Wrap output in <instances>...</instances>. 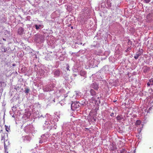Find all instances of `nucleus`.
I'll use <instances>...</instances> for the list:
<instances>
[{
	"label": "nucleus",
	"instance_id": "1",
	"mask_svg": "<svg viewBox=\"0 0 153 153\" xmlns=\"http://www.w3.org/2000/svg\"><path fill=\"white\" fill-rule=\"evenodd\" d=\"M79 107V105L78 102H73L71 105V109L74 110L75 109L78 108Z\"/></svg>",
	"mask_w": 153,
	"mask_h": 153
},
{
	"label": "nucleus",
	"instance_id": "2",
	"mask_svg": "<svg viewBox=\"0 0 153 153\" xmlns=\"http://www.w3.org/2000/svg\"><path fill=\"white\" fill-rule=\"evenodd\" d=\"M80 74L82 76L84 77L85 78L86 77V72L84 70H81L80 71Z\"/></svg>",
	"mask_w": 153,
	"mask_h": 153
},
{
	"label": "nucleus",
	"instance_id": "3",
	"mask_svg": "<svg viewBox=\"0 0 153 153\" xmlns=\"http://www.w3.org/2000/svg\"><path fill=\"white\" fill-rule=\"evenodd\" d=\"M142 51V49H141V50H139V51L140 52L137 53L134 56V58L135 59H137L138 58L139 56H140L141 55L142 53V52H141V51Z\"/></svg>",
	"mask_w": 153,
	"mask_h": 153
},
{
	"label": "nucleus",
	"instance_id": "4",
	"mask_svg": "<svg viewBox=\"0 0 153 153\" xmlns=\"http://www.w3.org/2000/svg\"><path fill=\"white\" fill-rule=\"evenodd\" d=\"M24 30L23 28L22 27H20L18 30V33L19 35H21L24 32Z\"/></svg>",
	"mask_w": 153,
	"mask_h": 153
},
{
	"label": "nucleus",
	"instance_id": "5",
	"mask_svg": "<svg viewBox=\"0 0 153 153\" xmlns=\"http://www.w3.org/2000/svg\"><path fill=\"white\" fill-rule=\"evenodd\" d=\"M92 88H93L95 90H98L99 87L97 84L96 83H93L92 85Z\"/></svg>",
	"mask_w": 153,
	"mask_h": 153
},
{
	"label": "nucleus",
	"instance_id": "6",
	"mask_svg": "<svg viewBox=\"0 0 153 153\" xmlns=\"http://www.w3.org/2000/svg\"><path fill=\"white\" fill-rule=\"evenodd\" d=\"M43 90L44 91H51V90L49 86H47L45 88H43Z\"/></svg>",
	"mask_w": 153,
	"mask_h": 153
},
{
	"label": "nucleus",
	"instance_id": "7",
	"mask_svg": "<svg viewBox=\"0 0 153 153\" xmlns=\"http://www.w3.org/2000/svg\"><path fill=\"white\" fill-rule=\"evenodd\" d=\"M5 137L4 136H3V137H2L1 140L4 141V149H5V150H6L7 149V146H6V144L5 143Z\"/></svg>",
	"mask_w": 153,
	"mask_h": 153
},
{
	"label": "nucleus",
	"instance_id": "8",
	"mask_svg": "<svg viewBox=\"0 0 153 153\" xmlns=\"http://www.w3.org/2000/svg\"><path fill=\"white\" fill-rule=\"evenodd\" d=\"M90 94L92 95H96V92L93 89H90Z\"/></svg>",
	"mask_w": 153,
	"mask_h": 153
},
{
	"label": "nucleus",
	"instance_id": "9",
	"mask_svg": "<svg viewBox=\"0 0 153 153\" xmlns=\"http://www.w3.org/2000/svg\"><path fill=\"white\" fill-rule=\"evenodd\" d=\"M117 149L116 147L114 146L113 145H112V146L111 147L110 149L111 150L114 151V150L115 149Z\"/></svg>",
	"mask_w": 153,
	"mask_h": 153
},
{
	"label": "nucleus",
	"instance_id": "10",
	"mask_svg": "<svg viewBox=\"0 0 153 153\" xmlns=\"http://www.w3.org/2000/svg\"><path fill=\"white\" fill-rule=\"evenodd\" d=\"M135 123L136 125H140L141 123V121L140 120H137Z\"/></svg>",
	"mask_w": 153,
	"mask_h": 153
},
{
	"label": "nucleus",
	"instance_id": "11",
	"mask_svg": "<svg viewBox=\"0 0 153 153\" xmlns=\"http://www.w3.org/2000/svg\"><path fill=\"white\" fill-rule=\"evenodd\" d=\"M126 151L124 149H122L120 150V153H126Z\"/></svg>",
	"mask_w": 153,
	"mask_h": 153
},
{
	"label": "nucleus",
	"instance_id": "12",
	"mask_svg": "<svg viewBox=\"0 0 153 153\" xmlns=\"http://www.w3.org/2000/svg\"><path fill=\"white\" fill-rule=\"evenodd\" d=\"M122 118L121 116H118L117 117V120L120 121Z\"/></svg>",
	"mask_w": 153,
	"mask_h": 153
},
{
	"label": "nucleus",
	"instance_id": "13",
	"mask_svg": "<svg viewBox=\"0 0 153 153\" xmlns=\"http://www.w3.org/2000/svg\"><path fill=\"white\" fill-rule=\"evenodd\" d=\"M59 73L60 72L59 71H56L54 74H56L57 75H59Z\"/></svg>",
	"mask_w": 153,
	"mask_h": 153
},
{
	"label": "nucleus",
	"instance_id": "14",
	"mask_svg": "<svg viewBox=\"0 0 153 153\" xmlns=\"http://www.w3.org/2000/svg\"><path fill=\"white\" fill-rule=\"evenodd\" d=\"M29 91H30V90L28 88H27L25 90V93H29Z\"/></svg>",
	"mask_w": 153,
	"mask_h": 153
},
{
	"label": "nucleus",
	"instance_id": "15",
	"mask_svg": "<svg viewBox=\"0 0 153 153\" xmlns=\"http://www.w3.org/2000/svg\"><path fill=\"white\" fill-rule=\"evenodd\" d=\"M3 50L2 51H4V52H5L6 51H7V48H3Z\"/></svg>",
	"mask_w": 153,
	"mask_h": 153
},
{
	"label": "nucleus",
	"instance_id": "16",
	"mask_svg": "<svg viewBox=\"0 0 153 153\" xmlns=\"http://www.w3.org/2000/svg\"><path fill=\"white\" fill-rule=\"evenodd\" d=\"M144 1L145 2L148 3L150 2L151 0H144Z\"/></svg>",
	"mask_w": 153,
	"mask_h": 153
},
{
	"label": "nucleus",
	"instance_id": "17",
	"mask_svg": "<svg viewBox=\"0 0 153 153\" xmlns=\"http://www.w3.org/2000/svg\"><path fill=\"white\" fill-rule=\"evenodd\" d=\"M35 28L36 30H38V29L39 28V26H38L37 25H35Z\"/></svg>",
	"mask_w": 153,
	"mask_h": 153
},
{
	"label": "nucleus",
	"instance_id": "18",
	"mask_svg": "<svg viewBox=\"0 0 153 153\" xmlns=\"http://www.w3.org/2000/svg\"><path fill=\"white\" fill-rule=\"evenodd\" d=\"M131 50V48L130 47H128L126 50V51L127 52V51H129V50Z\"/></svg>",
	"mask_w": 153,
	"mask_h": 153
},
{
	"label": "nucleus",
	"instance_id": "19",
	"mask_svg": "<svg viewBox=\"0 0 153 153\" xmlns=\"http://www.w3.org/2000/svg\"><path fill=\"white\" fill-rule=\"evenodd\" d=\"M151 81H150V82H149L147 83V85L148 86H149L150 85V84H151Z\"/></svg>",
	"mask_w": 153,
	"mask_h": 153
},
{
	"label": "nucleus",
	"instance_id": "20",
	"mask_svg": "<svg viewBox=\"0 0 153 153\" xmlns=\"http://www.w3.org/2000/svg\"><path fill=\"white\" fill-rule=\"evenodd\" d=\"M114 113H111V114H110V115L111 116V117H112L113 116V115H114Z\"/></svg>",
	"mask_w": 153,
	"mask_h": 153
},
{
	"label": "nucleus",
	"instance_id": "21",
	"mask_svg": "<svg viewBox=\"0 0 153 153\" xmlns=\"http://www.w3.org/2000/svg\"><path fill=\"white\" fill-rule=\"evenodd\" d=\"M92 100L93 101H94V97H92Z\"/></svg>",
	"mask_w": 153,
	"mask_h": 153
},
{
	"label": "nucleus",
	"instance_id": "22",
	"mask_svg": "<svg viewBox=\"0 0 153 153\" xmlns=\"http://www.w3.org/2000/svg\"><path fill=\"white\" fill-rule=\"evenodd\" d=\"M5 129H6V131H8V130L7 129V128L6 127V128H5Z\"/></svg>",
	"mask_w": 153,
	"mask_h": 153
},
{
	"label": "nucleus",
	"instance_id": "23",
	"mask_svg": "<svg viewBox=\"0 0 153 153\" xmlns=\"http://www.w3.org/2000/svg\"><path fill=\"white\" fill-rule=\"evenodd\" d=\"M67 69L68 70H69V67H68L67 68Z\"/></svg>",
	"mask_w": 153,
	"mask_h": 153
},
{
	"label": "nucleus",
	"instance_id": "24",
	"mask_svg": "<svg viewBox=\"0 0 153 153\" xmlns=\"http://www.w3.org/2000/svg\"><path fill=\"white\" fill-rule=\"evenodd\" d=\"M3 40H4V41H6V39H4V38H3Z\"/></svg>",
	"mask_w": 153,
	"mask_h": 153
},
{
	"label": "nucleus",
	"instance_id": "25",
	"mask_svg": "<svg viewBox=\"0 0 153 153\" xmlns=\"http://www.w3.org/2000/svg\"><path fill=\"white\" fill-rule=\"evenodd\" d=\"M151 81H152V83H153V79H151Z\"/></svg>",
	"mask_w": 153,
	"mask_h": 153
},
{
	"label": "nucleus",
	"instance_id": "26",
	"mask_svg": "<svg viewBox=\"0 0 153 153\" xmlns=\"http://www.w3.org/2000/svg\"><path fill=\"white\" fill-rule=\"evenodd\" d=\"M13 66H15V65L14 64H13Z\"/></svg>",
	"mask_w": 153,
	"mask_h": 153
},
{
	"label": "nucleus",
	"instance_id": "27",
	"mask_svg": "<svg viewBox=\"0 0 153 153\" xmlns=\"http://www.w3.org/2000/svg\"><path fill=\"white\" fill-rule=\"evenodd\" d=\"M71 28H73V27H72H72H71Z\"/></svg>",
	"mask_w": 153,
	"mask_h": 153
},
{
	"label": "nucleus",
	"instance_id": "28",
	"mask_svg": "<svg viewBox=\"0 0 153 153\" xmlns=\"http://www.w3.org/2000/svg\"><path fill=\"white\" fill-rule=\"evenodd\" d=\"M81 44H82V42H81V43H80Z\"/></svg>",
	"mask_w": 153,
	"mask_h": 153
}]
</instances>
